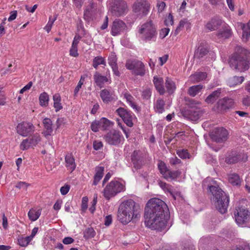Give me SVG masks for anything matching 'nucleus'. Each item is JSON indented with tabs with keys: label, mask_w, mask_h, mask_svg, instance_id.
Returning a JSON list of instances; mask_svg holds the SVG:
<instances>
[{
	"label": "nucleus",
	"mask_w": 250,
	"mask_h": 250,
	"mask_svg": "<svg viewBox=\"0 0 250 250\" xmlns=\"http://www.w3.org/2000/svg\"><path fill=\"white\" fill-rule=\"evenodd\" d=\"M117 60L115 54L114 53H112L108 57V62L109 65L111 66L114 74L117 76H120V73L118 70Z\"/></svg>",
	"instance_id": "nucleus-20"
},
{
	"label": "nucleus",
	"mask_w": 250,
	"mask_h": 250,
	"mask_svg": "<svg viewBox=\"0 0 250 250\" xmlns=\"http://www.w3.org/2000/svg\"><path fill=\"white\" fill-rule=\"evenodd\" d=\"M49 97L46 92L41 93L39 96L40 104L42 106L46 107L48 105Z\"/></svg>",
	"instance_id": "nucleus-44"
},
{
	"label": "nucleus",
	"mask_w": 250,
	"mask_h": 250,
	"mask_svg": "<svg viewBox=\"0 0 250 250\" xmlns=\"http://www.w3.org/2000/svg\"><path fill=\"white\" fill-rule=\"evenodd\" d=\"M158 167L160 173L163 175V177H164L165 175H166L169 170L166 166V164L162 161H159L158 163Z\"/></svg>",
	"instance_id": "nucleus-47"
},
{
	"label": "nucleus",
	"mask_w": 250,
	"mask_h": 250,
	"mask_svg": "<svg viewBox=\"0 0 250 250\" xmlns=\"http://www.w3.org/2000/svg\"><path fill=\"white\" fill-rule=\"evenodd\" d=\"M42 123L44 127L42 134L45 138H47L51 135L53 132L52 122L51 119L45 118L43 119Z\"/></svg>",
	"instance_id": "nucleus-21"
},
{
	"label": "nucleus",
	"mask_w": 250,
	"mask_h": 250,
	"mask_svg": "<svg viewBox=\"0 0 250 250\" xmlns=\"http://www.w3.org/2000/svg\"><path fill=\"white\" fill-rule=\"evenodd\" d=\"M203 88V85L201 84L193 85L189 87L188 93L190 96L195 97L201 92Z\"/></svg>",
	"instance_id": "nucleus-36"
},
{
	"label": "nucleus",
	"mask_w": 250,
	"mask_h": 250,
	"mask_svg": "<svg viewBox=\"0 0 250 250\" xmlns=\"http://www.w3.org/2000/svg\"><path fill=\"white\" fill-rule=\"evenodd\" d=\"M124 98L125 99L126 102L134 110L137 111L140 110V108L134 102V98L129 93L125 92L122 94Z\"/></svg>",
	"instance_id": "nucleus-28"
},
{
	"label": "nucleus",
	"mask_w": 250,
	"mask_h": 250,
	"mask_svg": "<svg viewBox=\"0 0 250 250\" xmlns=\"http://www.w3.org/2000/svg\"><path fill=\"white\" fill-rule=\"evenodd\" d=\"M167 204L159 198L150 199L145 208V223L152 229L163 230L166 229L169 218Z\"/></svg>",
	"instance_id": "nucleus-1"
},
{
	"label": "nucleus",
	"mask_w": 250,
	"mask_h": 250,
	"mask_svg": "<svg viewBox=\"0 0 250 250\" xmlns=\"http://www.w3.org/2000/svg\"><path fill=\"white\" fill-rule=\"evenodd\" d=\"M80 40V37L79 36H75L69 50L70 56L73 57H77L79 56V53L78 52V45Z\"/></svg>",
	"instance_id": "nucleus-25"
},
{
	"label": "nucleus",
	"mask_w": 250,
	"mask_h": 250,
	"mask_svg": "<svg viewBox=\"0 0 250 250\" xmlns=\"http://www.w3.org/2000/svg\"><path fill=\"white\" fill-rule=\"evenodd\" d=\"M151 95V91L150 88H146L142 91V96L144 99H148Z\"/></svg>",
	"instance_id": "nucleus-51"
},
{
	"label": "nucleus",
	"mask_w": 250,
	"mask_h": 250,
	"mask_svg": "<svg viewBox=\"0 0 250 250\" xmlns=\"http://www.w3.org/2000/svg\"><path fill=\"white\" fill-rule=\"evenodd\" d=\"M53 106L55 111L58 112L62 108V105L61 103V97L59 93L55 94L53 96Z\"/></svg>",
	"instance_id": "nucleus-34"
},
{
	"label": "nucleus",
	"mask_w": 250,
	"mask_h": 250,
	"mask_svg": "<svg viewBox=\"0 0 250 250\" xmlns=\"http://www.w3.org/2000/svg\"><path fill=\"white\" fill-rule=\"evenodd\" d=\"M178 155L182 159L189 158V154L187 150L182 149L177 152Z\"/></svg>",
	"instance_id": "nucleus-49"
},
{
	"label": "nucleus",
	"mask_w": 250,
	"mask_h": 250,
	"mask_svg": "<svg viewBox=\"0 0 250 250\" xmlns=\"http://www.w3.org/2000/svg\"><path fill=\"white\" fill-rule=\"evenodd\" d=\"M103 64L106 65V62L105 59L101 56H97L93 60L92 65L95 69H97L98 65Z\"/></svg>",
	"instance_id": "nucleus-46"
},
{
	"label": "nucleus",
	"mask_w": 250,
	"mask_h": 250,
	"mask_svg": "<svg viewBox=\"0 0 250 250\" xmlns=\"http://www.w3.org/2000/svg\"><path fill=\"white\" fill-rule=\"evenodd\" d=\"M91 129L95 132L98 131L100 129V126L98 121H95L91 123Z\"/></svg>",
	"instance_id": "nucleus-50"
},
{
	"label": "nucleus",
	"mask_w": 250,
	"mask_h": 250,
	"mask_svg": "<svg viewBox=\"0 0 250 250\" xmlns=\"http://www.w3.org/2000/svg\"><path fill=\"white\" fill-rule=\"evenodd\" d=\"M18 241L20 246L25 247L31 241V240L28 236L25 237H21L18 238Z\"/></svg>",
	"instance_id": "nucleus-48"
},
{
	"label": "nucleus",
	"mask_w": 250,
	"mask_h": 250,
	"mask_svg": "<svg viewBox=\"0 0 250 250\" xmlns=\"http://www.w3.org/2000/svg\"><path fill=\"white\" fill-rule=\"evenodd\" d=\"M103 146V145L101 141H95L93 142V148L96 150L100 149Z\"/></svg>",
	"instance_id": "nucleus-58"
},
{
	"label": "nucleus",
	"mask_w": 250,
	"mask_h": 250,
	"mask_svg": "<svg viewBox=\"0 0 250 250\" xmlns=\"http://www.w3.org/2000/svg\"><path fill=\"white\" fill-rule=\"evenodd\" d=\"M42 137L38 133L30 135L27 138L23 139L20 145V148L21 150H26L30 147L34 148L41 141Z\"/></svg>",
	"instance_id": "nucleus-8"
},
{
	"label": "nucleus",
	"mask_w": 250,
	"mask_h": 250,
	"mask_svg": "<svg viewBox=\"0 0 250 250\" xmlns=\"http://www.w3.org/2000/svg\"><path fill=\"white\" fill-rule=\"evenodd\" d=\"M229 182L233 186H239L241 183V179L236 173H230L228 175Z\"/></svg>",
	"instance_id": "nucleus-32"
},
{
	"label": "nucleus",
	"mask_w": 250,
	"mask_h": 250,
	"mask_svg": "<svg viewBox=\"0 0 250 250\" xmlns=\"http://www.w3.org/2000/svg\"><path fill=\"white\" fill-rule=\"evenodd\" d=\"M157 35L156 28L151 21L145 22L138 28V36L144 42L155 41Z\"/></svg>",
	"instance_id": "nucleus-5"
},
{
	"label": "nucleus",
	"mask_w": 250,
	"mask_h": 250,
	"mask_svg": "<svg viewBox=\"0 0 250 250\" xmlns=\"http://www.w3.org/2000/svg\"><path fill=\"white\" fill-rule=\"evenodd\" d=\"M159 185L162 188H163L164 190L169 191L170 189L169 185L163 181H159Z\"/></svg>",
	"instance_id": "nucleus-62"
},
{
	"label": "nucleus",
	"mask_w": 250,
	"mask_h": 250,
	"mask_svg": "<svg viewBox=\"0 0 250 250\" xmlns=\"http://www.w3.org/2000/svg\"><path fill=\"white\" fill-rule=\"evenodd\" d=\"M203 187L207 188L213 196V202L217 209L221 213H226L229 203V196L219 188L217 182L208 177L203 182Z\"/></svg>",
	"instance_id": "nucleus-2"
},
{
	"label": "nucleus",
	"mask_w": 250,
	"mask_h": 250,
	"mask_svg": "<svg viewBox=\"0 0 250 250\" xmlns=\"http://www.w3.org/2000/svg\"><path fill=\"white\" fill-rule=\"evenodd\" d=\"M65 167L68 170L72 172L76 168L75 159L71 153H68L65 157Z\"/></svg>",
	"instance_id": "nucleus-23"
},
{
	"label": "nucleus",
	"mask_w": 250,
	"mask_h": 250,
	"mask_svg": "<svg viewBox=\"0 0 250 250\" xmlns=\"http://www.w3.org/2000/svg\"><path fill=\"white\" fill-rule=\"evenodd\" d=\"M207 76L206 72H197L190 76L189 80L192 83H196L205 80Z\"/></svg>",
	"instance_id": "nucleus-27"
},
{
	"label": "nucleus",
	"mask_w": 250,
	"mask_h": 250,
	"mask_svg": "<svg viewBox=\"0 0 250 250\" xmlns=\"http://www.w3.org/2000/svg\"><path fill=\"white\" fill-rule=\"evenodd\" d=\"M93 78L97 85L100 87H102L104 83L108 81V78L107 77L102 76L98 72H95Z\"/></svg>",
	"instance_id": "nucleus-29"
},
{
	"label": "nucleus",
	"mask_w": 250,
	"mask_h": 250,
	"mask_svg": "<svg viewBox=\"0 0 250 250\" xmlns=\"http://www.w3.org/2000/svg\"><path fill=\"white\" fill-rule=\"evenodd\" d=\"M222 23V21L217 19H212L206 24V28L210 31H213L218 28Z\"/></svg>",
	"instance_id": "nucleus-39"
},
{
	"label": "nucleus",
	"mask_w": 250,
	"mask_h": 250,
	"mask_svg": "<svg viewBox=\"0 0 250 250\" xmlns=\"http://www.w3.org/2000/svg\"><path fill=\"white\" fill-rule=\"evenodd\" d=\"M125 190V186L124 184L116 180H112L105 186L102 193L104 197L109 200Z\"/></svg>",
	"instance_id": "nucleus-6"
},
{
	"label": "nucleus",
	"mask_w": 250,
	"mask_h": 250,
	"mask_svg": "<svg viewBox=\"0 0 250 250\" xmlns=\"http://www.w3.org/2000/svg\"><path fill=\"white\" fill-rule=\"evenodd\" d=\"M35 131L34 125L30 122H22L18 124L16 127V132L22 137L29 136Z\"/></svg>",
	"instance_id": "nucleus-11"
},
{
	"label": "nucleus",
	"mask_w": 250,
	"mask_h": 250,
	"mask_svg": "<svg viewBox=\"0 0 250 250\" xmlns=\"http://www.w3.org/2000/svg\"><path fill=\"white\" fill-rule=\"evenodd\" d=\"M125 67L135 75L143 76L146 74L145 66L140 61L128 60L126 62Z\"/></svg>",
	"instance_id": "nucleus-7"
},
{
	"label": "nucleus",
	"mask_w": 250,
	"mask_h": 250,
	"mask_svg": "<svg viewBox=\"0 0 250 250\" xmlns=\"http://www.w3.org/2000/svg\"><path fill=\"white\" fill-rule=\"evenodd\" d=\"M32 85V82H29L25 86L20 90V93L21 94L23 93L24 92L29 90Z\"/></svg>",
	"instance_id": "nucleus-64"
},
{
	"label": "nucleus",
	"mask_w": 250,
	"mask_h": 250,
	"mask_svg": "<svg viewBox=\"0 0 250 250\" xmlns=\"http://www.w3.org/2000/svg\"><path fill=\"white\" fill-rule=\"evenodd\" d=\"M100 95L102 101L105 103L110 102L116 99L114 92L112 90L106 89L102 90Z\"/></svg>",
	"instance_id": "nucleus-19"
},
{
	"label": "nucleus",
	"mask_w": 250,
	"mask_h": 250,
	"mask_svg": "<svg viewBox=\"0 0 250 250\" xmlns=\"http://www.w3.org/2000/svg\"><path fill=\"white\" fill-rule=\"evenodd\" d=\"M157 7L159 13L162 12L166 7L165 2L161 1H158L157 3Z\"/></svg>",
	"instance_id": "nucleus-56"
},
{
	"label": "nucleus",
	"mask_w": 250,
	"mask_h": 250,
	"mask_svg": "<svg viewBox=\"0 0 250 250\" xmlns=\"http://www.w3.org/2000/svg\"><path fill=\"white\" fill-rule=\"evenodd\" d=\"M29 185L24 182H19L16 185V188L19 189H26Z\"/></svg>",
	"instance_id": "nucleus-53"
},
{
	"label": "nucleus",
	"mask_w": 250,
	"mask_h": 250,
	"mask_svg": "<svg viewBox=\"0 0 250 250\" xmlns=\"http://www.w3.org/2000/svg\"><path fill=\"white\" fill-rule=\"evenodd\" d=\"M98 121L100 126V130H102L107 129L113 125L112 122L105 118H102Z\"/></svg>",
	"instance_id": "nucleus-43"
},
{
	"label": "nucleus",
	"mask_w": 250,
	"mask_h": 250,
	"mask_svg": "<svg viewBox=\"0 0 250 250\" xmlns=\"http://www.w3.org/2000/svg\"><path fill=\"white\" fill-rule=\"evenodd\" d=\"M198 102L194 100L190 101L189 105L190 108L186 111V114L187 117L192 120L196 121L198 120L203 115V111L200 108L198 107L196 105L200 104Z\"/></svg>",
	"instance_id": "nucleus-9"
},
{
	"label": "nucleus",
	"mask_w": 250,
	"mask_h": 250,
	"mask_svg": "<svg viewBox=\"0 0 250 250\" xmlns=\"http://www.w3.org/2000/svg\"><path fill=\"white\" fill-rule=\"evenodd\" d=\"M231 31L229 26H225L221 30L219 31L217 35L219 38H228L231 36Z\"/></svg>",
	"instance_id": "nucleus-42"
},
{
	"label": "nucleus",
	"mask_w": 250,
	"mask_h": 250,
	"mask_svg": "<svg viewBox=\"0 0 250 250\" xmlns=\"http://www.w3.org/2000/svg\"><path fill=\"white\" fill-rule=\"evenodd\" d=\"M244 157L243 154H237L236 153H233L229 155L226 159V162L228 164H231L237 163L241 161H245L243 160Z\"/></svg>",
	"instance_id": "nucleus-26"
},
{
	"label": "nucleus",
	"mask_w": 250,
	"mask_h": 250,
	"mask_svg": "<svg viewBox=\"0 0 250 250\" xmlns=\"http://www.w3.org/2000/svg\"><path fill=\"white\" fill-rule=\"evenodd\" d=\"M248 51L244 48H239L232 55L229 60L230 66L238 71L244 72L250 67V60L247 56Z\"/></svg>",
	"instance_id": "nucleus-4"
},
{
	"label": "nucleus",
	"mask_w": 250,
	"mask_h": 250,
	"mask_svg": "<svg viewBox=\"0 0 250 250\" xmlns=\"http://www.w3.org/2000/svg\"><path fill=\"white\" fill-rule=\"evenodd\" d=\"M104 167H97L95 168V174L94 176L93 184L97 185L103 178L104 175Z\"/></svg>",
	"instance_id": "nucleus-31"
},
{
	"label": "nucleus",
	"mask_w": 250,
	"mask_h": 250,
	"mask_svg": "<svg viewBox=\"0 0 250 250\" xmlns=\"http://www.w3.org/2000/svg\"><path fill=\"white\" fill-rule=\"evenodd\" d=\"M169 32V29L168 28H164L162 29L159 33L160 38L161 39H164L165 38L168 34Z\"/></svg>",
	"instance_id": "nucleus-54"
},
{
	"label": "nucleus",
	"mask_w": 250,
	"mask_h": 250,
	"mask_svg": "<svg viewBox=\"0 0 250 250\" xmlns=\"http://www.w3.org/2000/svg\"><path fill=\"white\" fill-rule=\"evenodd\" d=\"M17 16V11L16 10L12 11L10 13V16L8 18V21H11L14 20H15Z\"/></svg>",
	"instance_id": "nucleus-63"
},
{
	"label": "nucleus",
	"mask_w": 250,
	"mask_h": 250,
	"mask_svg": "<svg viewBox=\"0 0 250 250\" xmlns=\"http://www.w3.org/2000/svg\"><path fill=\"white\" fill-rule=\"evenodd\" d=\"M209 53L210 55L213 56L214 55V52H210L206 48L204 47H199L195 53L196 57L201 59L203 58L206 55Z\"/></svg>",
	"instance_id": "nucleus-38"
},
{
	"label": "nucleus",
	"mask_w": 250,
	"mask_h": 250,
	"mask_svg": "<svg viewBox=\"0 0 250 250\" xmlns=\"http://www.w3.org/2000/svg\"><path fill=\"white\" fill-rule=\"evenodd\" d=\"M186 23H188V21L186 20H181L180 21L179 25L176 29V32H178L180 30H181L183 28L185 24Z\"/></svg>",
	"instance_id": "nucleus-59"
},
{
	"label": "nucleus",
	"mask_w": 250,
	"mask_h": 250,
	"mask_svg": "<svg viewBox=\"0 0 250 250\" xmlns=\"http://www.w3.org/2000/svg\"><path fill=\"white\" fill-rule=\"evenodd\" d=\"M137 215L136 203L133 200H125L120 205L117 218L122 223H128L134 217H136Z\"/></svg>",
	"instance_id": "nucleus-3"
},
{
	"label": "nucleus",
	"mask_w": 250,
	"mask_h": 250,
	"mask_svg": "<svg viewBox=\"0 0 250 250\" xmlns=\"http://www.w3.org/2000/svg\"><path fill=\"white\" fill-rule=\"evenodd\" d=\"M85 234L88 237H93L95 235V232L92 228H88L85 230Z\"/></svg>",
	"instance_id": "nucleus-60"
},
{
	"label": "nucleus",
	"mask_w": 250,
	"mask_h": 250,
	"mask_svg": "<svg viewBox=\"0 0 250 250\" xmlns=\"http://www.w3.org/2000/svg\"><path fill=\"white\" fill-rule=\"evenodd\" d=\"M88 201V197L86 196L83 197L82 200L81 208L83 211H84L87 208V203Z\"/></svg>",
	"instance_id": "nucleus-52"
},
{
	"label": "nucleus",
	"mask_w": 250,
	"mask_h": 250,
	"mask_svg": "<svg viewBox=\"0 0 250 250\" xmlns=\"http://www.w3.org/2000/svg\"><path fill=\"white\" fill-rule=\"evenodd\" d=\"M233 105V101L232 99L224 98L220 99L216 104L218 111L223 112L231 108Z\"/></svg>",
	"instance_id": "nucleus-17"
},
{
	"label": "nucleus",
	"mask_w": 250,
	"mask_h": 250,
	"mask_svg": "<svg viewBox=\"0 0 250 250\" xmlns=\"http://www.w3.org/2000/svg\"><path fill=\"white\" fill-rule=\"evenodd\" d=\"M104 138L106 143L113 146H118L124 140L121 133L115 130H110L104 135Z\"/></svg>",
	"instance_id": "nucleus-10"
},
{
	"label": "nucleus",
	"mask_w": 250,
	"mask_h": 250,
	"mask_svg": "<svg viewBox=\"0 0 250 250\" xmlns=\"http://www.w3.org/2000/svg\"><path fill=\"white\" fill-rule=\"evenodd\" d=\"M116 112L124 121V123L129 127L133 126V119L134 115L123 107H120L116 110Z\"/></svg>",
	"instance_id": "nucleus-15"
},
{
	"label": "nucleus",
	"mask_w": 250,
	"mask_h": 250,
	"mask_svg": "<svg viewBox=\"0 0 250 250\" xmlns=\"http://www.w3.org/2000/svg\"><path fill=\"white\" fill-rule=\"evenodd\" d=\"M165 85L169 94H172L175 91L176 85L175 83L171 79L166 78Z\"/></svg>",
	"instance_id": "nucleus-41"
},
{
	"label": "nucleus",
	"mask_w": 250,
	"mask_h": 250,
	"mask_svg": "<svg viewBox=\"0 0 250 250\" xmlns=\"http://www.w3.org/2000/svg\"><path fill=\"white\" fill-rule=\"evenodd\" d=\"M228 132L224 127L215 128L210 134L211 139L216 143H224L228 138Z\"/></svg>",
	"instance_id": "nucleus-12"
},
{
	"label": "nucleus",
	"mask_w": 250,
	"mask_h": 250,
	"mask_svg": "<svg viewBox=\"0 0 250 250\" xmlns=\"http://www.w3.org/2000/svg\"><path fill=\"white\" fill-rule=\"evenodd\" d=\"M244 80L243 77L234 76L228 80V84L230 87H233L242 83Z\"/></svg>",
	"instance_id": "nucleus-40"
},
{
	"label": "nucleus",
	"mask_w": 250,
	"mask_h": 250,
	"mask_svg": "<svg viewBox=\"0 0 250 250\" xmlns=\"http://www.w3.org/2000/svg\"><path fill=\"white\" fill-rule=\"evenodd\" d=\"M238 24L243 30L242 40L244 42H247L250 37V21L246 24L243 23Z\"/></svg>",
	"instance_id": "nucleus-24"
},
{
	"label": "nucleus",
	"mask_w": 250,
	"mask_h": 250,
	"mask_svg": "<svg viewBox=\"0 0 250 250\" xmlns=\"http://www.w3.org/2000/svg\"><path fill=\"white\" fill-rule=\"evenodd\" d=\"M41 214V209L31 208L28 212V216L31 221H35L39 218Z\"/></svg>",
	"instance_id": "nucleus-35"
},
{
	"label": "nucleus",
	"mask_w": 250,
	"mask_h": 250,
	"mask_svg": "<svg viewBox=\"0 0 250 250\" xmlns=\"http://www.w3.org/2000/svg\"><path fill=\"white\" fill-rule=\"evenodd\" d=\"M127 29L126 24L122 20L117 19L114 21L111 26V34L113 36L124 33Z\"/></svg>",
	"instance_id": "nucleus-14"
},
{
	"label": "nucleus",
	"mask_w": 250,
	"mask_h": 250,
	"mask_svg": "<svg viewBox=\"0 0 250 250\" xmlns=\"http://www.w3.org/2000/svg\"><path fill=\"white\" fill-rule=\"evenodd\" d=\"M149 9V3L145 0L138 1L133 5V10L138 15L145 16L148 13Z\"/></svg>",
	"instance_id": "nucleus-13"
},
{
	"label": "nucleus",
	"mask_w": 250,
	"mask_h": 250,
	"mask_svg": "<svg viewBox=\"0 0 250 250\" xmlns=\"http://www.w3.org/2000/svg\"><path fill=\"white\" fill-rule=\"evenodd\" d=\"M165 101L163 99L159 98L154 103V108L156 112L158 113H162L165 110Z\"/></svg>",
	"instance_id": "nucleus-37"
},
{
	"label": "nucleus",
	"mask_w": 250,
	"mask_h": 250,
	"mask_svg": "<svg viewBox=\"0 0 250 250\" xmlns=\"http://www.w3.org/2000/svg\"><path fill=\"white\" fill-rule=\"evenodd\" d=\"M181 171H180L179 170H175V171L168 170L164 178L167 180H175L181 175Z\"/></svg>",
	"instance_id": "nucleus-45"
},
{
	"label": "nucleus",
	"mask_w": 250,
	"mask_h": 250,
	"mask_svg": "<svg viewBox=\"0 0 250 250\" xmlns=\"http://www.w3.org/2000/svg\"><path fill=\"white\" fill-rule=\"evenodd\" d=\"M169 163L171 165H175L180 164L181 161L176 157H172L169 159Z\"/></svg>",
	"instance_id": "nucleus-61"
},
{
	"label": "nucleus",
	"mask_w": 250,
	"mask_h": 250,
	"mask_svg": "<svg viewBox=\"0 0 250 250\" xmlns=\"http://www.w3.org/2000/svg\"><path fill=\"white\" fill-rule=\"evenodd\" d=\"M165 23L167 26L172 25L173 24V19L171 14H169L165 21Z\"/></svg>",
	"instance_id": "nucleus-55"
},
{
	"label": "nucleus",
	"mask_w": 250,
	"mask_h": 250,
	"mask_svg": "<svg viewBox=\"0 0 250 250\" xmlns=\"http://www.w3.org/2000/svg\"><path fill=\"white\" fill-rule=\"evenodd\" d=\"M221 91L222 90L220 88L213 91L206 98L205 102L207 104H213L220 97Z\"/></svg>",
	"instance_id": "nucleus-30"
},
{
	"label": "nucleus",
	"mask_w": 250,
	"mask_h": 250,
	"mask_svg": "<svg viewBox=\"0 0 250 250\" xmlns=\"http://www.w3.org/2000/svg\"><path fill=\"white\" fill-rule=\"evenodd\" d=\"M153 82L157 91L160 94L163 95L165 93L163 79L161 77L154 76L153 77Z\"/></svg>",
	"instance_id": "nucleus-22"
},
{
	"label": "nucleus",
	"mask_w": 250,
	"mask_h": 250,
	"mask_svg": "<svg viewBox=\"0 0 250 250\" xmlns=\"http://www.w3.org/2000/svg\"><path fill=\"white\" fill-rule=\"evenodd\" d=\"M70 188V187L69 185H65L64 186L62 187L60 189L61 194L63 195L66 194L69 191Z\"/></svg>",
	"instance_id": "nucleus-57"
},
{
	"label": "nucleus",
	"mask_w": 250,
	"mask_h": 250,
	"mask_svg": "<svg viewBox=\"0 0 250 250\" xmlns=\"http://www.w3.org/2000/svg\"><path fill=\"white\" fill-rule=\"evenodd\" d=\"M100 10L99 6L93 2H90L84 10V18L85 20L89 21L91 17L94 16Z\"/></svg>",
	"instance_id": "nucleus-18"
},
{
	"label": "nucleus",
	"mask_w": 250,
	"mask_h": 250,
	"mask_svg": "<svg viewBox=\"0 0 250 250\" xmlns=\"http://www.w3.org/2000/svg\"><path fill=\"white\" fill-rule=\"evenodd\" d=\"M234 215L235 221L239 225L246 222L249 220L250 215L249 211L243 207L237 209Z\"/></svg>",
	"instance_id": "nucleus-16"
},
{
	"label": "nucleus",
	"mask_w": 250,
	"mask_h": 250,
	"mask_svg": "<svg viewBox=\"0 0 250 250\" xmlns=\"http://www.w3.org/2000/svg\"><path fill=\"white\" fill-rule=\"evenodd\" d=\"M116 9H114L117 12V15L118 16L124 15L127 10V4L124 0H121L118 4H117Z\"/></svg>",
	"instance_id": "nucleus-33"
}]
</instances>
